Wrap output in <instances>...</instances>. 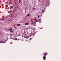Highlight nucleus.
Wrapping results in <instances>:
<instances>
[{
  "label": "nucleus",
  "instance_id": "f257e3e1",
  "mask_svg": "<svg viewBox=\"0 0 61 61\" xmlns=\"http://www.w3.org/2000/svg\"><path fill=\"white\" fill-rule=\"evenodd\" d=\"M36 34V32H34L32 34L31 36H34V35H35V34Z\"/></svg>",
  "mask_w": 61,
  "mask_h": 61
},
{
  "label": "nucleus",
  "instance_id": "f03ea898",
  "mask_svg": "<svg viewBox=\"0 0 61 61\" xmlns=\"http://www.w3.org/2000/svg\"><path fill=\"white\" fill-rule=\"evenodd\" d=\"M47 55V53L46 52H45L43 53V56H46Z\"/></svg>",
  "mask_w": 61,
  "mask_h": 61
},
{
  "label": "nucleus",
  "instance_id": "7ed1b4c3",
  "mask_svg": "<svg viewBox=\"0 0 61 61\" xmlns=\"http://www.w3.org/2000/svg\"><path fill=\"white\" fill-rule=\"evenodd\" d=\"M46 56H44L43 57V59H44L45 60H46Z\"/></svg>",
  "mask_w": 61,
  "mask_h": 61
},
{
  "label": "nucleus",
  "instance_id": "20e7f679",
  "mask_svg": "<svg viewBox=\"0 0 61 61\" xmlns=\"http://www.w3.org/2000/svg\"><path fill=\"white\" fill-rule=\"evenodd\" d=\"M9 30L10 31V32L11 33H12V32H13V31L12 30V28L10 29Z\"/></svg>",
  "mask_w": 61,
  "mask_h": 61
},
{
  "label": "nucleus",
  "instance_id": "39448f33",
  "mask_svg": "<svg viewBox=\"0 0 61 61\" xmlns=\"http://www.w3.org/2000/svg\"><path fill=\"white\" fill-rule=\"evenodd\" d=\"M6 42V41H5L4 42H3L2 41H0V43H5Z\"/></svg>",
  "mask_w": 61,
  "mask_h": 61
},
{
  "label": "nucleus",
  "instance_id": "423d86ee",
  "mask_svg": "<svg viewBox=\"0 0 61 61\" xmlns=\"http://www.w3.org/2000/svg\"><path fill=\"white\" fill-rule=\"evenodd\" d=\"M10 9H12V8H13V7L12 6H10Z\"/></svg>",
  "mask_w": 61,
  "mask_h": 61
},
{
  "label": "nucleus",
  "instance_id": "0eeeda50",
  "mask_svg": "<svg viewBox=\"0 0 61 61\" xmlns=\"http://www.w3.org/2000/svg\"><path fill=\"white\" fill-rule=\"evenodd\" d=\"M30 21L33 24H34V22H33V21L32 20H30Z\"/></svg>",
  "mask_w": 61,
  "mask_h": 61
},
{
  "label": "nucleus",
  "instance_id": "6e6552de",
  "mask_svg": "<svg viewBox=\"0 0 61 61\" xmlns=\"http://www.w3.org/2000/svg\"><path fill=\"white\" fill-rule=\"evenodd\" d=\"M25 25H28V23H26Z\"/></svg>",
  "mask_w": 61,
  "mask_h": 61
},
{
  "label": "nucleus",
  "instance_id": "1a4fd4ad",
  "mask_svg": "<svg viewBox=\"0 0 61 61\" xmlns=\"http://www.w3.org/2000/svg\"><path fill=\"white\" fill-rule=\"evenodd\" d=\"M21 1L20 0H19V3H21Z\"/></svg>",
  "mask_w": 61,
  "mask_h": 61
},
{
  "label": "nucleus",
  "instance_id": "9d476101",
  "mask_svg": "<svg viewBox=\"0 0 61 61\" xmlns=\"http://www.w3.org/2000/svg\"><path fill=\"white\" fill-rule=\"evenodd\" d=\"M26 9H27V7L25 8V10H26Z\"/></svg>",
  "mask_w": 61,
  "mask_h": 61
},
{
  "label": "nucleus",
  "instance_id": "9b49d317",
  "mask_svg": "<svg viewBox=\"0 0 61 61\" xmlns=\"http://www.w3.org/2000/svg\"><path fill=\"white\" fill-rule=\"evenodd\" d=\"M27 16H29V14H28Z\"/></svg>",
  "mask_w": 61,
  "mask_h": 61
},
{
  "label": "nucleus",
  "instance_id": "f8f14e48",
  "mask_svg": "<svg viewBox=\"0 0 61 61\" xmlns=\"http://www.w3.org/2000/svg\"><path fill=\"white\" fill-rule=\"evenodd\" d=\"M35 20L36 21V18H35Z\"/></svg>",
  "mask_w": 61,
  "mask_h": 61
},
{
  "label": "nucleus",
  "instance_id": "ddd939ff",
  "mask_svg": "<svg viewBox=\"0 0 61 61\" xmlns=\"http://www.w3.org/2000/svg\"><path fill=\"white\" fill-rule=\"evenodd\" d=\"M2 21V19H0V21Z\"/></svg>",
  "mask_w": 61,
  "mask_h": 61
},
{
  "label": "nucleus",
  "instance_id": "4468645a",
  "mask_svg": "<svg viewBox=\"0 0 61 61\" xmlns=\"http://www.w3.org/2000/svg\"><path fill=\"white\" fill-rule=\"evenodd\" d=\"M40 19H39L38 20V21H40Z\"/></svg>",
  "mask_w": 61,
  "mask_h": 61
},
{
  "label": "nucleus",
  "instance_id": "2eb2a0df",
  "mask_svg": "<svg viewBox=\"0 0 61 61\" xmlns=\"http://www.w3.org/2000/svg\"><path fill=\"white\" fill-rule=\"evenodd\" d=\"M35 21H36V22H38V21H37V20H36Z\"/></svg>",
  "mask_w": 61,
  "mask_h": 61
},
{
  "label": "nucleus",
  "instance_id": "dca6fc26",
  "mask_svg": "<svg viewBox=\"0 0 61 61\" xmlns=\"http://www.w3.org/2000/svg\"><path fill=\"white\" fill-rule=\"evenodd\" d=\"M26 10H25V13H26Z\"/></svg>",
  "mask_w": 61,
  "mask_h": 61
},
{
  "label": "nucleus",
  "instance_id": "f3484780",
  "mask_svg": "<svg viewBox=\"0 0 61 61\" xmlns=\"http://www.w3.org/2000/svg\"><path fill=\"white\" fill-rule=\"evenodd\" d=\"M5 20V19H2V20Z\"/></svg>",
  "mask_w": 61,
  "mask_h": 61
},
{
  "label": "nucleus",
  "instance_id": "a211bd4d",
  "mask_svg": "<svg viewBox=\"0 0 61 61\" xmlns=\"http://www.w3.org/2000/svg\"><path fill=\"white\" fill-rule=\"evenodd\" d=\"M20 24H19L18 25V26H20Z\"/></svg>",
  "mask_w": 61,
  "mask_h": 61
},
{
  "label": "nucleus",
  "instance_id": "6ab92c4d",
  "mask_svg": "<svg viewBox=\"0 0 61 61\" xmlns=\"http://www.w3.org/2000/svg\"><path fill=\"white\" fill-rule=\"evenodd\" d=\"M38 18H39V16H38Z\"/></svg>",
  "mask_w": 61,
  "mask_h": 61
},
{
  "label": "nucleus",
  "instance_id": "aec40b11",
  "mask_svg": "<svg viewBox=\"0 0 61 61\" xmlns=\"http://www.w3.org/2000/svg\"><path fill=\"white\" fill-rule=\"evenodd\" d=\"M30 40H31V39H31V38H30Z\"/></svg>",
  "mask_w": 61,
  "mask_h": 61
},
{
  "label": "nucleus",
  "instance_id": "412c9836",
  "mask_svg": "<svg viewBox=\"0 0 61 61\" xmlns=\"http://www.w3.org/2000/svg\"><path fill=\"white\" fill-rule=\"evenodd\" d=\"M34 23H35V24L36 23V22H34Z\"/></svg>",
  "mask_w": 61,
  "mask_h": 61
},
{
  "label": "nucleus",
  "instance_id": "4be33fe9",
  "mask_svg": "<svg viewBox=\"0 0 61 61\" xmlns=\"http://www.w3.org/2000/svg\"><path fill=\"white\" fill-rule=\"evenodd\" d=\"M33 9H35V8H33Z\"/></svg>",
  "mask_w": 61,
  "mask_h": 61
},
{
  "label": "nucleus",
  "instance_id": "5701e85b",
  "mask_svg": "<svg viewBox=\"0 0 61 61\" xmlns=\"http://www.w3.org/2000/svg\"><path fill=\"white\" fill-rule=\"evenodd\" d=\"M42 12H44V10H42Z\"/></svg>",
  "mask_w": 61,
  "mask_h": 61
},
{
  "label": "nucleus",
  "instance_id": "b1692460",
  "mask_svg": "<svg viewBox=\"0 0 61 61\" xmlns=\"http://www.w3.org/2000/svg\"><path fill=\"white\" fill-rule=\"evenodd\" d=\"M25 3L24 2L23 4H24V5H25Z\"/></svg>",
  "mask_w": 61,
  "mask_h": 61
},
{
  "label": "nucleus",
  "instance_id": "393cba45",
  "mask_svg": "<svg viewBox=\"0 0 61 61\" xmlns=\"http://www.w3.org/2000/svg\"><path fill=\"white\" fill-rule=\"evenodd\" d=\"M21 36H22V37H23V35H22Z\"/></svg>",
  "mask_w": 61,
  "mask_h": 61
},
{
  "label": "nucleus",
  "instance_id": "a878e982",
  "mask_svg": "<svg viewBox=\"0 0 61 61\" xmlns=\"http://www.w3.org/2000/svg\"><path fill=\"white\" fill-rule=\"evenodd\" d=\"M29 7L30 8H30H31V6H29Z\"/></svg>",
  "mask_w": 61,
  "mask_h": 61
},
{
  "label": "nucleus",
  "instance_id": "bb28decb",
  "mask_svg": "<svg viewBox=\"0 0 61 61\" xmlns=\"http://www.w3.org/2000/svg\"><path fill=\"white\" fill-rule=\"evenodd\" d=\"M38 1H39V2H40V0H38Z\"/></svg>",
  "mask_w": 61,
  "mask_h": 61
},
{
  "label": "nucleus",
  "instance_id": "cd10ccee",
  "mask_svg": "<svg viewBox=\"0 0 61 61\" xmlns=\"http://www.w3.org/2000/svg\"><path fill=\"white\" fill-rule=\"evenodd\" d=\"M18 12H19V11H18Z\"/></svg>",
  "mask_w": 61,
  "mask_h": 61
},
{
  "label": "nucleus",
  "instance_id": "c85d7f7f",
  "mask_svg": "<svg viewBox=\"0 0 61 61\" xmlns=\"http://www.w3.org/2000/svg\"><path fill=\"white\" fill-rule=\"evenodd\" d=\"M18 40H19V39Z\"/></svg>",
  "mask_w": 61,
  "mask_h": 61
},
{
  "label": "nucleus",
  "instance_id": "c756f323",
  "mask_svg": "<svg viewBox=\"0 0 61 61\" xmlns=\"http://www.w3.org/2000/svg\"><path fill=\"white\" fill-rule=\"evenodd\" d=\"M22 5V4H21V5Z\"/></svg>",
  "mask_w": 61,
  "mask_h": 61
},
{
  "label": "nucleus",
  "instance_id": "7c9ffc66",
  "mask_svg": "<svg viewBox=\"0 0 61 61\" xmlns=\"http://www.w3.org/2000/svg\"><path fill=\"white\" fill-rule=\"evenodd\" d=\"M39 23H40V21H39Z\"/></svg>",
  "mask_w": 61,
  "mask_h": 61
},
{
  "label": "nucleus",
  "instance_id": "2f4dec72",
  "mask_svg": "<svg viewBox=\"0 0 61 61\" xmlns=\"http://www.w3.org/2000/svg\"><path fill=\"white\" fill-rule=\"evenodd\" d=\"M10 11H11V10H10Z\"/></svg>",
  "mask_w": 61,
  "mask_h": 61
},
{
  "label": "nucleus",
  "instance_id": "473e14b6",
  "mask_svg": "<svg viewBox=\"0 0 61 61\" xmlns=\"http://www.w3.org/2000/svg\"><path fill=\"white\" fill-rule=\"evenodd\" d=\"M42 56H43V55H42Z\"/></svg>",
  "mask_w": 61,
  "mask_h": 61
}]
</instances>
